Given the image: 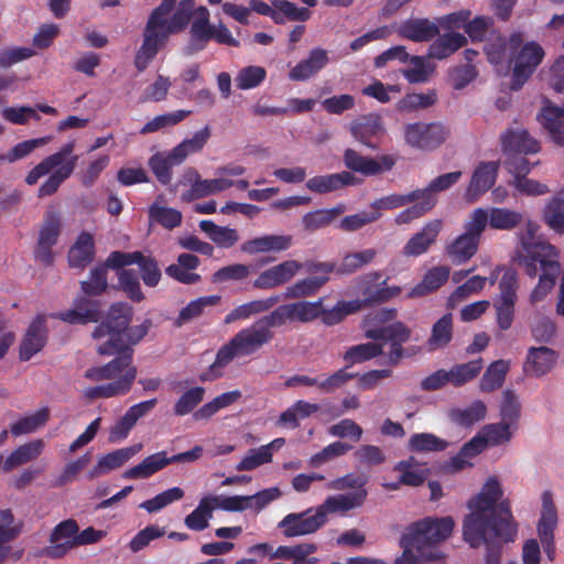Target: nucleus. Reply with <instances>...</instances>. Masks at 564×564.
I'll return each mask as SVG.
<instances>
[{"mask_svg": "<svg viewBox=\"0 0 564 564\" xmlns=\"http://www.w3.org/2000/svg\"><path fill=\"white\" fill-rule=\"evenodd\" d=\"M366 337L376 340L390 341V362L392 365H397L403 355V349L401 345L409 339L410 329L401 322H397L390 326L367 329Z\"/></svg>", "mask_w": 564, "mask_h": 564, "instance_id": "19", "label": "nucleus"}, {"mask_svg": "<svg viewBox=\"0 0 564 564\" xmlns=\"http://www.w3.org/2000/svg\"><path fill=\"white\" fill-rule=\"evenodd\" d=\"M286 319H258L250 327L238 332L227 344L223 345L207 371L199 376L200 381H213L223 377L224 369L236 358L257 352L271 341L273 329L281 327Z\"/></svg>", "mask_w": 564, "mask_h": 564, "instance_id": "4", "label": "nucleus"}, {"mask_svg": "<svg viewBox=\"0 0 564 564\" xmlns=\"http://www.w3.org/2000/svg\"><path fill=\"white\" fill-rule=\"evenodd\" d=\"M538 119L549 133L552 142L558 147H564V113L562 107L555 106L547 100L542 107Z\"/></svg>", "mask_w": 564, "mask_h": 564, "instance_id": "31", "label": "nucleus"}, {"mask_svg": "<svg viewBox=\"0 0 564 564\" xmlns=\"http://www.w3.org/2000/svg\"><path fill=\"white\" fill-rule=\"evenodd\" d=\"M521 247L518 263L528 276L535 278L539 273H550L554 268H556V271L561 270L558 252L550 242L542 240L529 241L521 238Z\"/></svg>", "mask_w": 564, "mask_h": 564, "instance_id": "8", "label": "nucleus"}, {"mask_svg": "<svg viewBox=\"0 0 564 564\" xmlns=\"http://www.w3.org/2000/svg\"><path fill=\"white\" fill-rule=\"evenodd\" d=\"M382 166L378 161L371 158L362 156L352 149H347L344 153V163L347 169L358 172L366 176L380 174L383 170H390L393 165L392 159L383 156Z\"/></svg>", "mask_w": 564, "mask_h": 564, "instance_id": "33", "label": "nucleus"}, {"mask_svg": "<svg viewBox=\"0 0 564 564\" xmlns=\"http://www.w3.org/2000/svg\"><path fill=\"white\" fill-rule=\"evenodd\" d=\"M449 135V130L441 122H414L404 128L405 142L416 149L434 150L442 145Z\"/></svg>", "mask_w": 564, "mask_h": 564, "instance_id": "12", "label": "nucleus"}, {"mask_svg": "<svg viewBox=\"0 0 564 564\" xmlns=\"http://www.w3.org/2000/svg\"><path fill=\"white\" fill-rule=\"evenodd\" d=\"M191 18V13L186 12L183 8L177 7L171 19H169V17H164L162 26L154 30L155 37L151 35L150 41H148V33L147 31H143L142 44L134 55L135 68L139 72H144L150 63L155 58L160 50L166 45L170 35L183 31L189 23Z\"/></svg>", "mask_w": 564, "mask_h": 564, "instance_id": "6", "label": "nucleus"}, {"mask_svg": "<svg viewBox=\"0 0 564 564\" xmlns=\"http://www.w3.org/2000/svg\"><path fill=\"white\" fill-rule=\"evenodd\" d=\"M75 141L65 143L57 152L44 158L26 175L25 183L34 185L37 181L50 174L48 178L39 187L37 197L54 195L59 186L72 176L78 161L77 155H72Z\"/></svg>", "mask_w": 564, "mask_h": 564, "instance_id": "5", "label": "nucleus"}, {"mask_svg": "<svg viewBox=\"0 0 564 564\" xmlns=\"http://www.w3.org/2000/svg\"><path fill=\"white\" fill-rule=\"evenodd\" d=\"M452 517H425L412 522L402 534L400 545L403 552L393 564H417L422 562H440L445 558L440 544L447 540L454 529Z\"/></svg>", "mask_w": 564, "mask_h": 564, "instance_id": "3", "label": "nucleus"}, {"mask_svg": "<svg viewBox=\"0 0 564 564\" xmlns=\"http://www.w3.org/2000/svg\"><path fill=\"white\" fill-rule=\"evenodd\" d=\"M499 167V161L480 162L476 166L466 188L465 196L468 202L477 200L495 185Z\"/></svg>", "mask_w": 564, "mask_h": 564, "instance_id": "18", "label": "nucleus"}, {"mask_svg": "<svg viewBox=\"0 0 564 564\" xmlns=\"http://www.w3.org/2000/svg\"><path fill=\"white\" fill-rule=\"evenodd\" d=\"M487 413L486 404L480 401H474L466 409H457L452 412L453 420L462 426L469 427L485 419Z\"/></svg>", "mask_w": 564, "mask_h": 564, "instance_id": "61", "label": "nucleus"}, {"mask_svg": "<svg viewBox=\"0 0 564 564\" xmlns=\"http://www.w3.org/2000/svg\"><path fill=\"white\" fill-rule=\"evenodd\" d=\"M293 242L290 235H264L246 240L240 246V251L247 254L265 252H281L288 250Z\"/></svg>", "mask_w": 564, "mask_h": 564, "instance_id": "27", "label": "nucleus"}, {"mask_svg": "<svg viewBox=\"0 0 564 564\" xmlns=\"http://www.w3.org/2000/svg\"><path fill=\"white\" fill-rule=\"evenodd\" d=\"M467 44V39L460 33L449 32L438 36L429 47V56L444 59Z\"/></svg>", "mask_w": 564, "mask_h": 564, "instance_id": "43", "label": "nucleus"}, {"mask_svg": "<svg viewBox=\"0 0 564 564\" xmlns=\"http://www.w3.org/2000/svg\"><path fill=\"white\" fill-rule=\"evenodd\" d=\"M453 337L452 319H437L427 340L429 350H437L449 344Z\"/></svg>", "mask_w": 564, "mask_h": 564, "instance_id": "64", "label": "nucleus"}, {"mask_svg": "<svg viewBox=\"0 0 564 564\" xmlns=\"http://www.w3.org/2000/svg\"><path fill=\"white\" fill-rule=\"evenodd\" d=\"M328 62L327 51L322 47H315L311 50L305 59L299 62L289 72V78L294 82H305L322 70Z\"/></svg>", "mask_w": 564, "mask_h": 564, "instance_id": "30", "label": "nucleus"}, {"mask_svg": "<svg viewBox=\"0 0 564 564\" xmlns=\"http://www.w3.org/2000/svg\"><path fill=\"white\" fill-rule=\"evenodd\" d=\"M45 319H33L19 347V359L28 361L40 352L47 341Z\"/></svg>", "mask_w": 564, "mask_h": 564, "instance_id": "28", "label": "nucleus"}, {"mask_svg": "<svg viewBox=\"0 0 564 564\" xmlns=\"http://www.w3.org/2000/svg\"><path fill=\"white\" fill-rule=\"evenodd\" d=\"M217 502L218 497L216 496L202 498L198 506L185 517V525L193 531H203L207 529Z\"/></svg>", "mask_w": 564, "mask_h": 564, "instance_id": "42", "label": "nucleus"}, {"mask_svg": "<svg viewBox=\"0 0 564 564\" xmlns=\"http://www.w3.org/2000/svg\"><path fill=\"white\" fill-rule=\"evenodd\" d=\"M69 323L86 324L91 319H66ZM99 319H93L98 322ZM101 322L93 330V338L102 343L98 346V354L105 356L118 355L105 366L87 370L85 377L94 380L113 379L121 372L131 368L132 349L131 345L140 341L148 333L149 319L131 326L132 319H100Z\"/></svg>", "mask_w": 564, "mask_h": 564, "instance_id": "2", "label": "nucleus"}, {"mask_svg": "<svg viewBox=\"0 0 564 564\" xmlns=\"http://www.w3.org/2000/svg\"><path fill=\"white\" fill-rule=\"evenodd\" d=\"M355 184H357V178L350 172L343 171L313 176L306 182V187L316 194H327Z\"/></svg>", "mask_w": 564, "mask_h": 564, "instance_id": "35", "label": "nucleus"}, {"mask_svg": "<svg viewBox=\"0 0 564 564\" xmlns=\"http://www.w3.org/2000/svg\"><path fill=\"white\" fill-rule=\"evenodd\" d=\"M232 185L234 181L228 178L200 180L197 176L189 192L193 198H203L228 189Z\"/></svg>", "mask_w": 564, "mask_h": 564, "instance_id": "58", "label": "nucleus"}, {"mask_svg": "<svg viewBox=\"0 0 564 564\" xmlns=\"http://www.w3.org/2000/svg\"><path fill=\"white\" fill-rule=\"evenodd\" d=\"M442 229V220L434 219L424 225L421 231L413 235L403 247V254L406 257H419L425 253L436 241Z\"/></svg>", "mask_w": 564, "mask_h": 564, "instance_id": "29", "label": "nucleus"}, {"mask_svg": "<svg viewBox=\"0 0 564 564\" xmlns=\"http://www.w3.org/2000/svg\"><path fill=\"white\" fill-rule=\"evenodd\" d=\"M509 370V362L502 359L491 362L486 369L479 382L482 392H492L499 389L506 379Z\"/></svg>", "mask_w": 564, "mask_h": 564, "instance_id": "50", "label": "nucleus"}, {"mask_svg": "<svg viewBox=\"0 0 564 564\" xmlns=\"http://www.w3.org/2000/svg\"><path fill=\"white\" fill-rule=\"evenodd\" d=\"M367 496V490L328 496L315 510L317 514L322 513L324 525L327 522L328 513L346 514L352 509L360 508L365 503Z\"/></svg>", "mask_w": 564, "mask_h": 564, "instance_id": "20", "label": "nucleus"}, {"mask_svg": "<svg viewBox=\"0 0 564 564\" xmlns=\"http://www.w3.org/2000/svg\"><path fill=\"white\" fill-rule=\"evenodd\" d=\"M323 527V516L310 508L303 512L289 513L278 524L285 538L315 533Z\"/></svg>", "mask_w": 564, "mask_h": 564, "instance_id": "16", "label": "nucleus"}, {"mask_svg": "<svg viewBox=\"0 0 564 564\" xmlns=\"http://www.w3.org/2000/svg\"><path fill=\"white\" fill-rule=\"evenodd\" d=\"M95 242L93 235L83 231L68 251V264L70 268L85 269L95 258Z\"/></svg>", "mask_w": 564, "mask_h": 564, "instance_id": "37", "label": "nucleus"}, {"mask_svg": "<svg viewBox=\"0 0 564 564\" xmlns=\"http://www.w3.org/2000/svg\"><path fill=\"white\" fill-rule=\"evenodd\" d=\"M557 355L551 348L544 346L531 347L528 351L523 369L530 376L540 377L554 367Z\"/></svg>", "mask_w": 564, "mask_h": 564, "instance_id": "36", "label": "nucleus"}, {"mask_svg": "<svg viewBox=\"0 0 564 564\" xmlns=\"http://www.w3.org/2000/svg\"><path fill=\"white\" fill-rule=\"evenodd\" d=\"M317 551V545L314 543H299L296 545H280L270 558L289 560L292 564H316L317 557H311Z\"/></svg>", "mask_w": 564, "mask_h": 564, "instance_id": "39", "label": "nucleus"}, {"mask_svg": "<svg viewBox=\"0 0 564 564\" xmlns=\"http://www.w3.org/2000/svg\"><path fill=\"white\" fill-rule=\"evenodd\" d=\"M50 417L47 408H42L35 413L21 417L10 425V432L13 436L30 434L43 426Z\"/></svg>", "mask_w": 564, "mask_h": 564, "instance_id": "53", "label": "nucleus"}, {"mask_svg": "<svg viewBox=\"0 0 564 564\" xmlns=\"http://www.w3.org/2000/svg\"><path fill=\"white\" fill-rule=\"evenodd\" d=\"M213 26L209 22V11L207 8H197L189 29L191 37L185 47L186 55L196 54L207 46L212 40Z\"/></svg>", "mask_w": 564, "mask_h": 564, "instance_id": "21", "label": "nucleus"}, {"mask_svg": "<svg viewBox=\"0 0 564 564\" xmlns=\"http://www.w3.org/2000/svg\"><path fill=\"white\" fill-rule=\"evenodd\" d=\"M377 256V250L373 248L365 249L357 252H350L344 256L341 262L336 268V274L349 275L365 265L371 263Z\"/></svg>", "mask_w": 564, "mask_h": 564, "instance_id": "49", "label": "nucleus"}, {"mask_svg": "<svg viewBox=\"0 0 564 564\" xmlns=\"http://www.w3.org/2000/svg\"><path fill=\"white\" fill-rule=\"evenodd\" d=\"M212 135L209 126H205L202 130L194 133L192 138L183 140L173 148V156L184 162L192 153L199 152Z\"/></svg>", "mask_w": 564, "mask_h": 564, "instance_id": "51", "label": "nucleus"}, {"mask_svg": "<svg viewBox=\"0 0 564 564\" xmlns=\"http://www.w3.org/2000/svg\"><path fill=\"white\" fill-rule=\"evenodd\" d=\"M22 532V523L15 522L11 509L0 510V564H3L12 553L11 543Z\"/></svg>", "mask_w": 564, "mask_h": 564, "instance_id": "34", "label": "nucleus"}, {"mask_svg": "<svg viewBox=\"0 0 564 564\" xmlns=\"http://www.w3.org/2000/svg\"><path fill=\"white\" fill-rule=\"evenodd\" d=\"M382 278L381 272L372 271L359 276L358 286L368 307L381 305L399 296L402 292L400 286H387V280H383L379 286L376 284Z\"/></svg>", "mask_w": 564, "mask_h": 564, "instance_id": "15", "label": "nucleus"}, {"mask_svg": "<svg viewBox=\"0 0 564 564\" xmlns=\"http://www.w3.org/2000/svg\"><path fill=\"white\" fill-rule=\"evenodd\" d=\"M137 377V368H129L117 380L101 386L89 387L85 390V397L88 399L111 398L127 394Z\"/></svg>", "mask_w": 564, "mask_h": 564, "instance_id": "32", "label": "nucleus"}, {"mask_svg": "<svg viewBox=\"0 0 564 564\" xmlns=\"http://www.w3.org/2000/svg\"><path fill=\"white\" fill-rule=\"evenodd\" d=\"M460 171L449 172L438 175L432 180L425 188H417L419 197L430 200L431 207L434 208L437 203L436 194L454 186L462 177Z\"/></svg>", "mask_w": 564, "mask_h": 564, "instance_id": "46", "label": "nucleus"}, {"mask_svg": "<svg viewBox=\"0 0 564 564\" xmlns=\"http://www.w3.org/2000/svg\"><path fill=\"white\" fill-rule=\"evenodd\" d=\"M109 264L113 269H122L128 265L137 264L140 271V278L145 286L155 288L162 279V271L156 258L152 253L142 251H112L110 252Z\"/></svg>", "mask_w": 564, "mask_h": 564, "instance_id": "10", "label": "nucleus"}, {"mask_svg": "<svg viewBox=\"0 0 564 564\" xmlns=\"http://www.w3.org/2000/svg\"><path fill=\"white\" fill-rule=\"evenodd\" d=\"M473 219L481 224V231L489 227L494 230H512L523 220L521 213L505 207H478L470 213Z\"/></svg>", "mask_w": 564, "mask_h": 564, "instance_id": "14", "label": "nucleus"}, {"mask_svg": "<svg viewBox=\"0 0 564 564\" xmlns=\"http://www.w3.org/2000/svg\"><path fill=\"white\" fill-rule=\"evenodd\" d=\"M182 160L173 156V149L167 153L158 152L149 160V166L158 181L167 185L172 181V169L182 164Z\"/></svg>", "mask_w": 564, "mask_h": 564, "instance_id": "47", "label": "nucleus"}, {"mask_svg": "<svg viewBox=\"0 0 564 564\" xmlns=\"http://www.w3.org/2000/svg\"><path fill=\"white\" fill-rule=\"evenodd\" d=\"M449 273L451 270L447 265H436L431 268L424 274L422 281L410 291L409 296H424L438 290L448 281Z\"/></svg>", "mask_w": 564, "mask_h": 564, "instance_id": "41", "label": "nucleus"}, {"mask_svg": "<svg viewBox=\"0 0 564 564\" xmlns=\"http://www.w3.org/2000/svg\"><path fill=\"white\" fill-rule=\"evenodd\" d=\"M368 307L362 299L338 301L332 308L323 306V299L315 302H296L280 305L268 317H345Z\"/></svg>", "mask_w": 564, "mask_h": 564, "instance_id": "7", "label": "nucleus"}, {"mask_svg": "<svg viewBox=\"0 0 564 564\" xmlns=\"http://www.w3.org/2000/svg\"><path fill=\"white\" fill-rule=\"evenodd\" d=\"M149 218L166 229H174L181 225L183 216L175 208L152 204L149 208Z\"/></svg>", "mask_w": 564, "mask_h": 564, "instance_id": "59", "label": "nucleus"}, {"mask_svg": "<svg viewBox=\"0 0 564 564\" xmlns=\"http://www.w3.org/2000/svg\"><path fill=\"white\" fill-rule=\"evenodd\" d=\"M62 232V221L58 213L48 210L45 213L43 224L39 231V239L34 256L45 265H51L54 260L52 248L57 243Z\"/></svg>", "mask_w": 564, "mask_h": 564, "instance_id": "13", "label": "nucleus"}, {"mask_svg": "<svg viewBox=\"0 0 564 564\" xmlns=\"http://www.w3.org/2000/svg\"><path fill=\"white\" fill-rule=\"evenodd\" d=\"M482 364V358H478L465 364L455 365L447 371L449 382L454 387L464 386L465 383L475 379L480 373L484 367Z\"/></svg>", "mask_w": 564, "mask_h": 564, "instance_id": "52", "label": "nucleus"}, {"mask_svg": "<svg viewBox=\"0 0 564 564\" xmlns=\"http://www.w3.org/2000/svg\"><path fill=\"white\" fill-rule=\"evenodd\" d=\"M557 524V512L550 492L542 497L541 517L538 523V534L544 553L550 561L555 557L554 530Z\"/></svg>", "mask_w": 564, "mask_h": 564, "instance_id": "17", "label": "nucleus"}, {"mask_svg": "<svg viewBox=\"0 0 564 564\" xmlns=\"http://www.w3.org/2000/svg\"><path fill=\"white\" fill-rule=\"evenodd\" d=\"M397 32L402 39L423 43L435 39L440 34V26L427 18H410L398 26Z\"/></svg>", "mask_w": 564, "mask_h": 564, "instance_id": "24", "label": "nucleus"}, {"mask_svg": "<svg viewBox=\"0 0 564 564\" xmlns=\"http://www.w3.org/2000/svg\"><path fill=\"white\" fill-rule=\"evenodd\" d=\"M302 263L286 260L261 272L253 281V286L260 290L273 289L289 282L300 270Z\"/></svg>", "mask_w": 564, "mask_h": 564, "instance_id": "22", "label": "nucleus"}, {"mask_svg": "<svg viewBox=\"0 0 564 564\" xmlns=\"http://www.w3.org/2000/svg\"><path fill=\"white\" fill-rule=\"evenodd\" d=\"M544 223L556 234L564 235V199L553 197L543 209Z\"/></svg>", "mask_w": 564, "mask_h": 564, "instance_id": "57", "label": "nucleus"}, {"mask_svg": "<svg viewBox=\"0 0 564 564\" xmlns=\"http://www.w3.org/2000/svg\"><path fill=\"white\" fill-rule=\"evenodd\" d=\"M437 101L435 90H429L425 94H406L397 102V110L400 112H411L417 109H426Z\"/></svg>", "mask_w": 564, "mask_h": 564, "instance_id": "55", "label": "nucleus"}, {"mask_svg": "<svg viewBox=\"0 0 564 564\" xmlns=\"http://www.w3.org/2000/svg\"><path fill=\"white\" fill-rule=\"evenodd\" d=\"M496 477H489L478 495L468 501L470 513L463 523V538L474 549L486 544V564H500L499 542H512L517 534L509 499Z\"/></svg>", "mask_w": 564, "mask_h": 564, "instance_id": "1", "label": "nucleus"}, {"mask_svg": "<svg viewBox=\"0 0 564 564\" xmlns=\"http://www.w3.org/2000/svg\"><path fill=\"white\" fill-rule=\"evenodd\" d=\"M465 231L445 247V254L455 265L468 262L477 252L481 242V224L469 215L464 225Z\"/></svg>", "mask_w": 564, "mask_h": 564, "instance_id": "9", "label": "nucleus"}, {"mask_svg": "<svg viewBox=\"0 0 564 564\" xmlns=\"http://www.w3.org/2000/svg\"><path fill=\"white\" fill-rule=\"evenodd\" d=\"M350 132L361 144L376 150L380 147L384 129L378 116H365L351 123Z\"/></svg>", "mask_w": 564, "mask_h": 564, "instance_id": "25", "label": "nucleus"}, {"mask_svg": "<svg viewBox=\"0 0 564 564\" xmlns=\"http://www.w3.org/2000/svg\"><path fill=\"white\" fill-rule=\"evenodd\" d=\"M544 51L536 42L524 44L519 52L508 59V69L513 63L511 89L519 90L542 63Z\"/></svg>", "mask_w": 564, "mask_h": 564, "instance_id": "11", "label": "nucleus"}, {"mask_svg": "<svg viewBox=\"0 0 564 564\" xmlns=\"http://www.w3.org/2000/svg\"><path fill=\"white\" fill-rule=\"evenodd\" d=\"M448 443L431 433H416L409 440V449L416 453L443 452Z\"/></svg>", "mask_w": 564, "mask_h": 564, "instance_id": "56", "label": "nucleus"}, {"mask_svg": "<svg viewBox=\"0 0 564 564\" xmlns=\"http://www.w3.org/2000/svg\"><path fill=\"white\" fill-rule=\"evenodd\" d=\"M170 465L167 452L161 451L147 456L138 465L127 469L122 477L124 479H147Z\"/></svg>", "mask_w": 564, "mask_h": 564, "instance_id": "38", "label": "nucleus"}, {"mask_svg": "<svg viewBox=\"0 0 564 564\" xmlns=\"http://www.w3.org/2000/svg\"><path fill=\"white\" fill-rule=\"evenodd\" d=\"M521 415V404L517 397V394L511 390H505L502 392V400L500 404V416L501 421L509 423L514 426V430L518 426V422Z\"/></svg>", "mask_w": 564, "mask_h": 564, "instance_id": "63", "label": "nucleus"}, {"mask_svg": "<svg viewBox=\"0 0 564 564\" xmlns=\"http://www.w3.org/2000/svg\"><path fill=\"white\" fill-rule=\"evenodd\" d=\"M344 204H338L329 209H317L306 213L302 217V225L306 231L313 232L330 225L339 215L345 212Z\"/></svg>", "mask_w": 564, "mask_h": 564, "instance_id": "45", "label": "nucleus"}, {"mask_svg": "<svg viewBox=\"0 0 564 564\" xmlns=\"http://www.w3.org/2000/svg\"><path fill=\"white\" fill-rule=\"evenodd\" d=\"M142 447L143 445L138 443L129 447H123L110 452L99 458L100 465H104L106 473H109L110 470L121 467L130 458L137 455L142 449Z\"/></svg>", "mask_w": 564, "mask_h": 564, "instance_id": "62", "label": "nucleus"}, {"mask_svg": "<svg viewBox=\"0 0 564 564\" xmlns=\"http://www.w3.org/2000/svg\"><path fill=\"white\" fill-rule=\"evenodd\" d=\"M110 254L104 263L94 267L89 272V278L80 282V289L87 296H98L108 289V269L113 267L109 264Z\"/></svg>", "mask_w": 564, "mask_h": 564, "instance_id": "44", "label": "nucleus"}, {"mask_svg": "<svg viewBox=\"0 0 564 564\" xmlns=\"http://www.w3.org/2000/svg\"><path fill=\"white\" fill-rule=\"evenodd\" d=\"M382 352V347L377 343H365L349 347L343 358L346 361V368L356 364L368 361Z\"/></svg>", "mask_w": 564, "mask_h": 564, "instance_id": "54", "label": "nucleus"}, {"mask_svg": "<svg viewBox=\"0 0 564 564\" xmlns=\"http://www.w3.org/2000/svg\"><path fill=\"white\" fill-rule=\"evenodd\" d=\"M116 270L118 278V285L116 289L123 292L130 301L141 303L145 299V295L142 291L140 280L135 271L126 268Z\"/></svg>", "mask_w": 564, "mask_h": 564, "instance_id": "48", "label": "nucleus"}, {"mask_svg": "<svg viewBox=\"0 0 564 564\" xmlns=\"http://www.w3.org/2000/svg\"><path fill=\"white\" fill-rule=\"evenodd\" d=\"M512 429H514V426L506 423L505 421H500L498 423L485 425L480 433L487 446H498L508 443L512 438Z\"/></svg>", "mask_w": 564, "mask_h": 564, "instance_id": "60", "label": "nucleus"}, {"mask_svg": "<svg viewBox=\"0 0 564 564\" xmlns=\"http://www.w3.org/2000/svg\"><path fill=\"white\" fill-rule=\"evenodd\" d=\"M44 447L45 443L41 438L20 445L4 459L2 469L8 473L36 459L43 453Z\"/></svg>", "mask_w": 564, "mask_h": 564, "instance_id": "40", "label": "nucleus"}, {"mask_svg": "<svg viewBox=\"0 0 564 564\" xmlns=\"http://www.w3.org/2000/svg\"><path fill=\"white\" fill-rule=\"evenodd\" d=\"M517 272L508 269L499 281V295L494 301L497 317H513L517 301Z\"/></svg>", "mask_w": 564, "mask_h": 564, "instance_id": "23", "label": "nucleus"}, {"mask_svg": "<svg viewBox=\"0 0 564 564\" xmlns=\"http://www.w3.org/2000/svg\"><path fill=\"white\" fill-rule=\"evenodd\" d=\"M501 149L506 154H529L540 151L539 142L524 129L508 128L500 137Z\"/></svg>", "mask_w": 564, "mask_h": 564, "instance_id": "26", "label": "nucleus"}]
</instances>
